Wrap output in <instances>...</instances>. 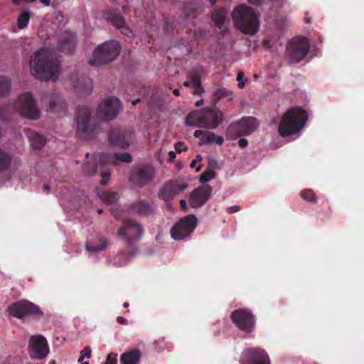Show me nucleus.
I'll return each mask as SVG.
<instances>
[{"label": "nucleus", "mask_w": 364, "mask_h": 364, "mask_svg": "<svg viewBox=\"0 0 364 364\" xmlns=\"http://www.w3.org/2000/svg\"><path fill=\"white\" fill-rule=\"evenodd\" d=\"M117 115H77V133L80 138L90 140L100 134Z\"/></svg>", "instance_id": "obj_3"}, {"label": "nucleus", "mask_w": 364, "mask_h": 364, "mask_svg": "<svg viewBox=\"0 0 364 364\" xmlns=\"http://www.w3.org/2000/svg\"><path fill=\"white\" fill-rule=\"evenodd\" d=\"M31 18V14L28 10H23L19 14L17 20L16 25L20 29H25L28 27L29 21Z\"/></svg>", "instance_id": "obj_28"}, {"label": "nucleus", "mask_w": 364, "mask_h": 364, "mask_svg": "<svg viewBox=\"0 0 364 364\" xmlns=\"http://www.w3.org/2000/svg\"><path fill=\"white\" fill-rule=\"evenodd\" d=\"M301 197L310 203H316L318 198L315 193L311 189H306L300 193Z\"/></svg>", "instance_id": "obj_34"}, {"label": "nucleus", "mask_w": 364, "mask_h": 364, "mask_svg": "<svg viewBox=\"0 0 364 364\" xmlns=\"http://www.w3.org/2000/svg\"><path fill=\"white\" fill-rule=\"evenodd\" d=\"M11 156L0 149V171H6L11 165Z\"/></svg>", "instance_id": "obj_31"}, {"label": "nucleus", "mask_w": 364, "mask_h": 364, "mask_svg": "<svg viewBox=\"0 0 364 364\" xmlns=\"http://www.w3.org/2000/svg\"><path fill=\"white\" fill-rule=\"evenodd\" d=\"M107 246V240L105 237H101L100 239L99 245H92L90 244L86 245V250L89 252H97L105 250Z\"/></svg>", "instance_id": "obj_32"}, {"label": "nucleus", "mask_w": 364, "mask_h": 364, "mask_svg": "<svg viewBox=\"0 0 364 364\" xmlns=\"http://www.w3.org/2000/svg\"><path fill=\"white\" fill-rule=\"evenodd\" d=\"M102 211H103V210H102V209H99V210H97V213H98L99 214H101V213H102Z\"/></svg>", "instance_id": "obj_63"}, {"label": "nucleus", "mask_w": 364, "mask_h": 364, "mask_svg": "<svg viewBox=\"0 0 364 364\" xmlns=\"http://www.w3.org/2000/svg\"><path fill=\"white\" fill-rule=\"evenodd\" d=\"M180 207L181 209L183 210H186L187 209V203L186 200L181 199L180 200Z\"/></svg>", "instance_id": "obj_47"}, {"label": "nucleus", "mask_w": 364, "mask_h": 364, "mask_svg": "<svg viewBox=\"0 0 364 364\" xmlns=\"http://www.w3.org/2000/svg\"><path fill=\"white\" fill-rule=\"evenodd\" d=\"M215 172L211 168H207L200 176L199 181L205 183L215 177Z\"/></svg>", "instance_id": "obj_35"}, {"label": "nucleus", "mask_w": 364, "mask_h": 364, "mask_svg": "<svg viewBox=\"0 0 364 364\" xmlns=\"http://www.w3.org/2000/svg\"><path fill=\"white\" fill-rule=\"evenodd\" d=\"M144 232L143 225L136 220L126 218L117 231L119 237L122 240L129 248L128 255L132 257L137 253L136 243L141 240Z\"/></svg>", "instance_id": "obj_5"}, {"label": "nucleus", "mask_w": 364, "mask_h": 364, "mask_svg": "<svg viewBox=\"0 0 364 364\" xmlns=\"http://www.w3.org/2000/svg\"><path fill=\"white\" fill-rule=\"evenodd\" d=\"M243 75L242 73H239L237 77V80L239 82L238 87L240 88H243L245 86L244 82H242Z\"/></svg>", "instance_id": "obj_44"}, {"label": "nucleus", "mask_w": 364, "mask_h": 364, "mask_svg": "<svg viewBox=\"0 0 364 364\" xmlns=\"http://www.w3.org/2000/svg\"><path fill=\"white\" fill-rule=\"evenodd\" d=\"M259 126V122L253 117H243L240 121L231 123L226 130V138L234 140L240 136L249 135Z\"/></svg>", "instance_id": "obj_8"}, {"label": "nucleus", "mask_w": 364, "mask_h": 364, "mask_svg": "<svg viewBox=\"0 0 364 364\" xmlns=\"http://www.w3.org/2000/svg\"><path fill=\"white\" fill-rule=\"evenodd\" d=\"M139 102V100H133L132 103L133 105H135Z\"/></svg>", "instance_id": "obj_60"}, {"label": "nucleus", "mask_w": 364, "mask_h": 364, "mask_svg": "<svg viewBox=\"0 0 364 364\" xmlns=\"http://www.w3.org/2000/svg\"><path fill=\"white\" fill-rule=\"evenodd\" d=\"M168 158L171 161H173L176 158V153L173 151L168 152Z\"/></svg>", "instance_id": "obj_50"}, {"label": "nucleus", "mask_w": 364, "mask_h": 364, "mask_svg": "<svg viewBox=\"0 0 364 364\" xmlns=\"http://www.w3.org/2000/svg\"><path fill=\"white\" fill-rule=\"evenodd\" d=\"M155 209L156 207L153 202L141 199L130 203L128 211L132 214L146 217L154 214Z\"/></svg>", "instance_id": "obj_18"}, {"label": "nucleus", "mask_w": 364, "mask_h": 364, "mask_svg": "<svg viewBox=\"0 0 364 364\" xmlns=\"http://www.w3.org/2000/svg\"><path fill=\"white\" fill-rule=\"evenodd\" d=\"M50 107L51 112H65L68 111L65 101L59 97L50 101Z\"/></svg>", "instance_id": "obj_27"}, {"label": "nucleus", "mask_w": 364, "mask_h": 364, "mask_svg": "<svg viewBox=\"0 0 364 364\" xmlns=\"http://www.w3.org/2000/svg\"><path fill=\"white\" fill-rule=\"evenodd\" d=\"M154 170L151 167L141 166L134 169L130 176V181L135 185L142 187L152 181Z\"/></svg>", "instance_id": "obj_19"}, {"label": "nucleus", "mask_w": 364, "mask_h": 364, "mask_svg": "<svg viewBox=\"0 0 364 364\" xmlns=\"http://www.w3.org/2000/svg\"><path fill=\"white\" fill-rule=\"evenodd\" d=\"M28 137L34 149L41 150L46 143L45 136L35 132H29Z\"/></svg>", "instance_id": "obj_25"}, {"label": "nucleus", "mask_w": 364, "mask_h": 364, "mask_svg": "<svg viewBox=\"0 0 364 364\" xmlns=\"http://www.w3.org/2000/svg\"><path fill=\"white\" fill-rule=\"evenodd\" d=\"M248 1L255 5H258L262 3V0H248Z\"/></svg>", "instance_id": "obj_54"}, {"label": "nucleus", "mask_w": 364, "mask_h": 364, "mask_svg": "<svg viewBox=\"0 0 364 364\" xmlns=\"http://www.w3.org/2000/svg\"><path fill=\"white\" fill-rule=\"evenodd\" d=\"M123 306H124V307H128L129 304L127 302H125Z\"/></svg>", "instance_id": "obj_61"}, {"label": "nucleus", "mask_w": 364, "mask_h": 364, "mask_svg": "<svg viewBox=\"0 0 364 364\" xmlns=\"http://www.w3.org/2000/svg\"><path fill=\"white\" fill-rule=\"evenodd\" d=\"M15 107L17 109L23 112H37L36 102L30 92H26L18 95L15 102Z\"/></svg>", "instance_id": "obj_21"}, {"label": "nucleus", "mask_w": 364, "mask_h": 364, "mask_svg": "<svg viewBox=\"0 0 364 364\" xmlns=\"http://www.w3.org/2000/svg\"><path fill=\"white\" fill-rule=\"evenodd\" d=\"M206 133H205L202 130H196L195 132H194V136L196 137H199L200 136L203 135V134H205V135Z\"/></svg>", "instance_id": "obj_49"}, {"label": "nucleus", "mask_w": 364, "mask_h": 364, "mask_svg": "<svg viewBox=\"0 0 364 364\" xmlns=\"http://www.w3.org/2000/svg\"><path fill=\"white\" fill-rule=\"evenodd\" d=\"M212 20L217 26H221L225 20V12L222 10L215 11L212 14Z\"/></svg>", "instance_id": "obj_33"}, {"label": "nucleus", "mask_w": 364, "mask_h": 364, "mask_svg": "<svg viewBox=\"0 0 364 364\" xmlns=\"http://www.w3.org/2000/svg\"><path fill=\"white\" fill-rule=\"evenodd\" d=\"M206 141L209 143H215L218 145H221L224 142V139L222 136H218L213 132H208L205 134Z\"/></svg>", "instance_id": "obj_36"}, {"label": "nucleus", "mask_w": 364, "mask_h": 364, "mask_svg": "<svg viewBox=\"0 0 364 364\" xmlns=\"http://www.w3.org/2000/svg\"><path fill=\"white\" fill-rule=\"evenodd\" d=\"M309 49V42L305 38L292 39L287 48V57L290 63L299 62L304 59Z\"/></svg>", "instance_id": "obj_12"}, {"label": "nucleus", "mask_w": 364, "mask_h": 364, "mask_svg": "<svg viewBox=\"0 0 364 364\" xmlns=\"http://www.w3.org/2000/svg\"><path fill=\"white\" fill-rule=\"evenodd\" d=\"M29 352L32 358L43 359L49 353V347L46 339L41 336H33L29 340Z\"/></svg>", "instance_id": "obj_15"}, {"label": "nucleus", "mask_w": 364, "mask_h": 364, "mask_svg": "<svg viewBox=\"0 0 364 364\" xmlns=\"http://www.w3.org/2000/svg\"><path fill=\"white\" fill-rule=\"evenodd\" d=\"M183 85L186 87H191L193 88V95H200L203 92V89L200 86V80L198 76L193 75L191 78L183 83Z\"/></svg>", "instance_id": "obj_26"}, {"label": "nucleus", "mask_w": 364, "mask_h": 364, "mask_svg": "<svg viewBox=\"0 0 364 364\" xmlns=\"http://www.w3.org/2000/svg\"><path fill=\"white\" fill-rule=\"evenodd\" d=\"M75 46V36L70 32H66L58 43V49L65 53H71Z\"/></svg>", "instance_id": "obj_23"}, {"label": "nucleus", "mask_w": 364, "mask_h": 364, "mask_svg": "<svg viewBox=\"0 0 364 364\" xmlns=\"http://www.w3.org/2000/svg\"><path fill=\"white\" fill-rule=\"evenodd\" d=\"M117 355L116 353H111L108 354L106 361L101 364H117Z\"/></svg>", "instance_id": "obj_38"}, {"label": "nucleus", "mask_w": 364, "mask_h": 364, "mask_svg": "<svg viewBox=\"0 0 364 364\" xmlns=\"http://www.w3.org/2000/svg\"><path fill=\"white\" fill-rule=\"evenodd\" d=\"M187 187L186 183H178L176 181H168L161 188L159 197L164 201H169Z\"/></svg>", "instance_id": "obj_17"}, {"label": "nucleus", "mask_w": 364, "mask_h": 364, "mask_svg": "<svg viewBox=\"0 0 364 364\" xmlns=\"http://www.w3.org/2000/svg\"><path fill=\"white\" fill-rule=\"evenodd\" d=\"M31 73L43 80H55L59 75L58 62L53 58V53L47 48H41L34 53L29 62Z\"/></svg>", "instance_id": "obj_2"}, {"label": "nucleus", "mask_w": 364, "mask_h": 364, "mask_svg": "<svg viewBox=\"0 0 364 364\" xmlns=\"http://www.w3.org/2000/svg\"><path fill=\"white\" fill-rule=\"evenodd\" d=\"M50 364H55V360H50Z\"/></svg>", "instance_id": "obj_62"}, {"label": "nucleus", "mask_w": 364, "mask_h": 364, "mask_svg": "<svg viewBox=\"0 0 364 364\" xmlns=\"http://www.w3.org/2000/svg\"><path fill=\"white\" fill-rule=\"evenodd\" d=\"M141 353L139 350L134 349L122 354L121 364H138L140 360Z\"/></svg>", "instance_id": "obj_24"}, {"label": "nucleus", "mask_w": 364, "mask_h": 364, "mask_svg": "<svg viewBox=\"0 0 364 364\" xmlns=\"http://www.w3.org/2000/svg\"><path fill=\"white\" fill-rule=\"evenodd\" d=\"M134 139V133L130 129L113 127L108 132V142L113 146L127 149Z\"/></svg>", "instance_id": "obj_10"}, {"label": "nucleus", "mask_w": 364, "mask_h": 364, "mask_svg": "<svg viewBox=\"0 0 364 364\" xmlns=\"http://www.w3.org/2000/svg\"><path fill=\"white\" fill-rule=\"evenodd\" d=\"M223 115H187L186 124L204 129H215L220 124L224 119Z\"/></svg>", "instance_id": "obj_13"}, {"label": "nucleus", "mask_w": 364, "mask_h": 364, "mask_svg": "<svg viewBox=\"0 0 364 364\" xmlns=\"http://www.w3.org/2000/svg\"><path fill=\"white\" fill-rule=\"evenodd\" d=\"M80 354L83 355L85 358H90L91 356V348L90 346H86L84 349L80 352Z\"/></svg>", "instance_id": "obj_43"}, {"label": "nucleus", "mask_w": 364, "mask_h": 364, "mask_svg": "<svg viewBox=\"0 0 364 364\" xmlns=\"http://www.w3.org/2000/svg\"><path fill=\"white\" fill-rule=\"evenodd\" d=\"M23 0H13V2L16 4H20ZM27 2V0H25Z\"/></svg>", "instance_id": "obj_58"}, {"label": "nucleus", "mask_w": 364, "mask_h": 364, "mask_svg": "<svg viewBox=\"0 0 364 364\" xmlns=\"http://www.w3.org/2000/svg\"><path fill=\"white\" fill-rule=\"evenodd\" d=\"M232 322L241 331L250 333L255 328V318L252 314L244 309H239L232 312Z\"/></svg>", "instance_id": "obj_14"}, {"label": "nucleus", "mask_w": 364, "mask_h": 364, "mask_svg": "<svg viewBox=\"0 0 364 364\" xmlns=\"http://www.w3.org/2000/svg\"><path fill=\"white\" fill-rule=\"evenodd\" d=\"M98 195L102 202L107 205H112L116 203L117 200V193L116 192L110 191H102Z\"/></svg>", "instance_id": "obj_30"}, {"label": "nucleus", "mask_w": 364, "mask_h": 364, "mask_svg": "<svg viewBox=\"0 0 364 364\" xmlns=\"http://www.w3.org/2000/svg\"><path fill=\"white\" fill-rule=\"evenodd\" d=\"M175 149L177 152L181 153L182 151H186L188 149V147L183 142L178 141L175 144Z\"/></svg>", "instance_id": "obj_40"}, {"label": "nucleus", "mask_w": 364, "mask_h": 364, "mask_svg": "<svg viewBox=\"0 0 364 364\" xmlns=\"http://www.w3.org/2000/svg\"><path fill=\"white\" fill-rule=\"evenodd\" d=\"M212 187L209 185H203L195 188L190 193V205L193 208L202 207L210 198Z\"/></svg>", "instance_id": "obj_16"}, {"label": "nucleus", "mask_w": 364, "mask_h": 364, "mask_svg": "<svg viewBox=\"0 0 364 364\" xmlns=\"http://www.w3.org/2000/svg\"><path fill=\"white\" fill-rule=\"evenodd\" d=\"M218 162L215 159L208 160V165L207 168H211L214 171L215 169L218 168Z\"/></svg>", "instance_id": "obj_42"}, {"label": "nucleus", "mask_w": 364, "mask_h": 364, "mask_svg": "<svg viewBox=\"0 0 364 364\" xmlns=\"http://www.w3.org/2000/svg\"><path fill=\"white\" fill-rule=\"evenodd\" d=\"M120 46L114 41H106L99 45L94 50L89 60L92 66L98 67L102 64L113 60L119 53Z\"/></svg>", "instance_id": "obj_6"}, {"label": "nucleus", "mask_w": 364, "mask_h": 364, "mask_svg": "<svg viewBox=\"0 0 364 364\" xmlns=\"http://www.w3.org/2000/svg\"><path fill=\"white\" fill-rule=\"evenodd\" d=\"M308 115H282L278 126V133L286 138L297 134L304 127Z\"/></svg>", "instance_id": "obj_7"}, {"label": "nucleus", "mask_w": 364, "mask_h": 364, "mask_svg": "<svg viewBox=\"0 0 364 364\" xmlns=\"http://www.w3.org/2000/svg\"><path fill=\"white\" fill-rule=\"evenodd\" d=\"M11 89V82L9 77L0 75V97L7 95Z\"/></svg>", "instance_id": "obj_29"}, {"label": "nucleus", "mask_w": 364, "mask_h": 364, "mask_svg": "<svg viewBox=\"0 0 364 364\" xmlns=\"http://www.w3.org/2000/svg\"><path fill=\"white\" fill-rule=\"evenodd\" d=\"M247 144L248 141L245 138L240 139L238 141V145L241 148H245L247 146Z\"/></svg>", "instance_id": "obj_45"}, {"label": "nucleus", "mask_w": 364, "mask_h": 364, "mask_svg": "<svg viewBox=\"0 0 364 364\" xmlns=\"http://www.w3.org/2000/svg\"><path fill=\"white\" fill-rule=\"evenodd\" d=\"M310 110L306 107H292L289 108L284 114H308Z\"/></svg>", "instance_id": "obj_37"}, {"label": "nucleus", "mask_w": 364, "mask_h": 364, "mask_svg": "<svg viewBox=\"0 0 364 364\" xmlns=\"http://www.w3.org/2000/svg\"><path fill=\"white\" fill-rule=\"evenodd\" d=\"M22 117H27L29 119H31V120H35V119H38V117L40 115H34V114H32V115H21Z\"/></svg>", "instance_id": "obj_51"}, {"label": "nucleus", "mask_w": 364, "mask_h": 364, "mask_svg": "<svg viewBox=\"0 0 364 364\" xmlns=\"http://www.w3.org/2000/svg\"><path fill=\"white\" fill-rule=\"evenodd\" d=\"M232 18L235 27L243 33L252 36L259 30V14L250 6L244 4L237 6Z\"/></svg>", "instance_id": "obj_4"}, {"label": "nucleus", "mask_w": 364, "mask_h": 364, "mask_svg": "<svg viewBox=\"0 0 364 364\" xmlns=\"http://www.w3.org/2000/svg\"><path fill=\"white\" fill-rule=\"evenodd\" d=\"M43 191H46V192L48 193V192H49V191H50V186H49V185H48V184H44V185H43Z\"/></svg>", "instance_id": "obj_55"}, {"label": "nucleus", "mask_w": 364, "mask_h": 364, "mask_svg": "<svg viewBox=\"0 0 364 364\" xmlns=\"http://www.w3.org/2000/svg\"><path fill=\"white\" fill-rule=\"evenodd\" d=\"M111 21L117 28H121L124 25V21L121 16H116L112 18Z\"/></svg>", "instance_id": "obj_39"}, {"label": "nucleus", "mask_w": 364, "mask_h": 364, "mask_svg": "<svg viewBox=\"0 0 364 364\" xmlns=\"http://www.w3.org/2000/svg\"><path fill=\"white\" fill-rule=\"evenodd\" d=\"M40 2L46 6H49L50 5L51 0H39Z\"/></svg>", "instance_id": "obj_53"}, {"label": "nucleus", "mask_w": 364, "mask_h": 364, "mask_svg": "<svg viewBox=\"0 0 364 364\" xmlns=\"http://www.w3.org/2000/svg\"><path fill=\"white\" fill-rule=\"evenodd\" d=\"M195 159H196V162L200 161L201 159H202V157H201V156L200 154H198Z\"/></svg>", "instance_id": "obj_57"}, {"label": "nucleus", "mask_w": 364, "mask_h": 364, "mask_svg": "<svg viewBox=\"0 0 364 364\" xmlns=\"http://www.w3.org/2000/svg\"><path fill=\"white\" fill-rule=\"evenodd\" d=\"M203 104V100H198V101L196 102V107H200Z\"/></svg>", "instance_id": "obj_56"}, {"label": "nucleus", "mask_w": 364, "mask_h": 364, "mask_svg": "<svg viewBox=\"0 0 364 364\" xmlns=\"http://www.w3.org/2000/svg\"><path fill=\"white\" fill-rule=\"evenodd\" d=\"M84 358H85V356L83 355L80 354V356L78 358V362L80 363L81 364H89L88 361L83 362Z\"/></svg>", "instance_id": "obj_52"}, {"label": "nucleus", "mask_w": 364, "mask_h": 364, "mask_svg": "<svg viewBox=\"0 0 364 364\" xmlns=\"http://www.w3.org/2000/svg\"><path fill=\"white\" fill-rule=\"evenodd\" d=\"M197 225V218L189 215L181 218L171 229V237L175 240H183L188 237Z\"/></svg>", "instance_id": "obj_11"}, {"label": "nucleus", "mask_w": 364, "mask_h": 364, "mask_svg": "<svg viewBox=\"0 0 364 364\" xmlns=\"http://www.w3.org/2000/svg\"><path fill=\"white\" fill-rule=\"evenodd\" d=\"M196 164H197L196 159L192 160V161L191 163V167L196 168V171L198 172L201 169L202 166L200 164L198 166H196Z\"/></svg>", "instance_id": "obj_46"}, {"label": "nucleus", "mask_w": 364, "mask_h": 364, "mask_svg": "<svg viewBox=\"0 0 364 364\" xmlns=\"http://www.w3.org/2000/svg\"><path fill=\"white\" fill-rule=\"evenodd\" d=\"M212 4H214L216 2V0H210Z\"/></svg>", "instance_id": "obj_64"}, {"label": "nucleus", "mask_w": 364, "mask_h": 364, "mask_svg": "<svg viewBox=\"0 0 364 364\" xmlns=\"http://www.w3.org/2000/svg\"><path fill=\"white\" fill-rule=\"evenodd\" d=\"M11 316L18 318H23L28 316H34L38 318L43 316L39 306L28 300H20L13 303L8 309Z\"/></svg>", "instance_id": "obj_9"}, {"label": "nucleus", "mask_w": 364, "mask_h": 364, "mask_svg": "<svg viewBox=\"0 0 364 364\" xmlns=\"http://www.w3.org/2000/svg\"><path fill=\"white\" fill-rule=\"evenodd\" d=\"M247 364H270V360L264 350L250 349Z\"/></svg>", "instance_id": "obj_22"}, {"label": "nucleus", "mask_w": 364, "mask_h": 364, "mask_svg": "<svg viewBox=\"0 0 364 364\" xmlns=\"http://www.w3.org/2000/svg\"><path fill=\"white\" fill-rule=\"evenodd\" d=\"M173 94H174L175 95H177V96H178V95H179V94H180V91H179L178 90L176 89V90H173Z\"/></svg>", "instance_id": "obj_59"}, {"label": "nucleus", "mask_w": 364, "mask_h": 364, "mask_svg": "<svg viewBox=\"0 0 364 364\" xmlns=\"http://www.w3.org/2000/svg\"><path fill=\"white\" fill-rule=\"evenodd\" d=\"M239 210H240V206L239 205H232V206H230V207H228L226 209V212L228 213V214H232V213H236V212H238Z\"/></svg>", "instance_id": "obj_41"}, {"label": "nucleus", "mask_w": 364, "mask_h": 364, "mask_svg": "<svg viewBox=\"0 0 364 364\" xmlns=\"http://www.w3.org/2000/svg\"><path fill=\"white\" fill-rule=\"evenodd\" d=\"M122 110V102L114 96L104 98L98 105V114H117Z\"/></svg>", "instance_id": "obj_20"}, {"label": "nucleus", "mask_w": 364, "mask_h": 364, "mask_svg": "<svg viewBox=\"0 0 364 364\" xmlns=\"http://www.w3.org/2000/svg\"><path fill=\"white\" fill-rule=\"evenodd\" d=\"M117 322L120 324H127V319L122 316L117 317Z\"/></svg>", "instance_id": "obj_48"}, {"label": "nucleus", "mask_w": 364, "mask_h": 364, "mask_svg": "<svg viewBox=\"0 0 364 364\" xmlns=\"http://www.w3.org/2000/svg\"><path fill=\"white\" fill-rule=\"evenodd\" d=\"M92 161L82 164L83 172L90 176L99 173L102 178L101 185H106L109 180V166L116 161L131 163L132 157L129 153H98L93 155Z\"/></svg>", "instance_id": "obj_1"}]
</instances>
